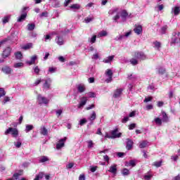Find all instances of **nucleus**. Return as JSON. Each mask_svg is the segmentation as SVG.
I'll return each instance as SVG.
<instances>
[{"instance_id": "f257e3e1", "label": "nucleus", "mask_w": 180, "mask_h": 180, "mask_svg": "<svg viewBox=\"0 0 180 180\" xmlns=\"http://www.w3.org/2000/svg\"><path fill=\"white\" fill-rule=\"evenodd\" d=\"M180 41V33L178 32H173L172 37V41L170 42V46H172L173 44H176V43H179Z\"/></svg>"}, {"instance_id": "f03ea898", "label": "nucleus", "mask_w": 180, "mask_h": 180, "mask_svg": "<svg viewBox=\"0 0 180 180\" xmlns=\"http://www.w3.org/2000/svg\"><path fill=\"white\" fill-rule=\"evenodd\" d=\"M37 101L39 105H47L49 102V100L47 99V98L41 96V94L37 96Z\"/></svg>"}, {"instance_id": "7ed1b4c3", "label": "nucleus", "mask_w": 180, "mask_h": 180, "mask_svg": "<svg viewBox=\"0 0 180 180\" xmlns=\"http://www.w3.org/2000/svg\"><path fill=\"white\" fill-rule=\"evenodd\" d=\"M4 134H12V136H18L19 134V131L16 128L9 127L7 130H6Z\"/></svg>"}, {"instance_id": "20e7f679", "label": "nucleus", "mask_w": 180, "mask_h": 180, "mask_svg": "<svg viewBox=\"0 0 180 180\" xmlns=\"http://www.w3.org/2000/svg\"><path fill=\"white\" fill-rule=\"evenodd\" d=\"M65 141H67V137L60 139L56 143V150H61L65 146Z\"/></svg>"}, {"instance_id": "39448f33", "label": "nucleus", "mask_w": 180, "mask_h": 180, "mask_svg": "<svg viewBox=\"0 0 180 180\" xmlns=\"http://www.w3.org/2000/svg\"><path fill=\"white\" fill-rule=\"evenodd\" d=\"M26 11H27V7H24L22 9V15L18 18L17 22H23V20L26 19V16H27V13H26Z\"/></svg>"}, {"instance_id": "423d86ee", "label": "nucleus", "mask_w": 180, "mask_h": 180, "mask_svg": "<svg viewBox=\"0 0 180 180\" xmlns=\"http://www.w3.org/2000/svg\"><path fill=\"white\" fill-rule=\"evenodd\" d=\"M105 75L108 76V78L105 79V82L107 84H109V82H112V77H113V72H112V70L108 69Z\"/></svg>"}, {"instance_id": "0eeeda50", "label": "nucleus", "mask_w": 180, "mask_h": 180, "mask_svg": "<svg viewBox=\"0 0 180 180\" xmlns=\"http://www.w3.org/2000/svg\"><path fill=\"white\" fill-rule=\"evenodd\" d=\"M134 57H135V58H137L138 60H146L147 59V56L143 52H136L134 53Z\"/></svg>"}, {"instance_id": "6e6552de", "label": "nucleus", "mask_w": 180, "mask_h": 180, "mask_svg": "<svg viewBox=\"0 0 180 180\" xmlns=\"http://www.w3.org/2000/svg\"><path fill=\"white\" fill-rule=\"evenodd\" d=\"M11 51H12V49L10 47L6 48L5 50L3 51L1 56L4 58H8V57L11 56Z\"/></svg>"}, {"instance_id": "1a4fd4ad", "label": "nucleus", "mask_w": 180, "mask_h": 180, "mask_svg": "<svg viewBox=\"0 0 180 180\" xmlns=\"http://www.w3.org/2000/svg\"><path fill=\"white\" fill-rule=\"evenodd\" d=\"M51 82L52 80L51 78H48L44 80V83L43 84V88L44 89H50V87L51 86Z\"/></svg>"}, {"instance_id": "9d476101", "label": "nucleus", "mask_w": 180, "mask_h": 180, "mask_svg": "<svg viewBox=\"0 0 180 180\" xmlns=\"http://www.w3.org/2000/svg\"><path fill=\"white\" fill-rule=\"evenodd\" d=\"M1 71L7 75H9L10 74H12V72H13V70H12V68H11V67L9 66L3 67Z\"/></svg>"}, {"instance_id": "9b49d317", "label": "nucleus", "mask_w": 180, "mask_h": 180, "mask_svg": "<svg viewBox=\"0 0 180 180\" xmlns=\"http://www.w3.org/2000/svg\"><path fill=\"white\" fill-rule=\"evenodd\" d=\"M134 32L136 34H141V33H143V26L136 25L134 28Z\"/></svg>"}, {"instance_id": "f8f14e48", "label": "nucleus", "mask_w": 180, "mask_h": 180, "mask_svg": "<svg viewBox=\"0 0 180 180\" xmlns=\"http://www.w3.org/2000/svg\"><path fill=\"white\" fill-rule=\"evenodd\" d=\"M131 34V31H129L128 32H126L124 35H119L117 37H115V40H116V41H119L120 40H123L124 37H129V36H130Z\"/></svg>"}, {"instance_id": "ddd939ff", "label": "nucleus", "mask_w": 180, "mask_h": 180, "mask_svg": "<svg viewBox=\"0 0 180 180\" xmlns=\"http://www.w3.org/2000/svg\"><path fill=\"white\" fill-rule=\"evenodd\" d=\"M87 101H88V98H86V97H82V101H80V103L77 105V108L79 109H81V108H84V106H85L86 105Z\"/></svg>"}, {"instance_id": "4468645a", "label": "nucleus", "mask_w": 180, "mask_h": 180, "mask_svg": "<svg viewBox=\"0 0 180 180\" xmlns=\"http://www.w3.org/2000/svg\"><path fill=\"white\" fill-rule=\"evenodd\" d=\"M171 13L174 14V16H178L180 13V7L179 6H174L172 8Z\"/></svg>"}, {"instance_id": "2eb2a0df", "label": "nucleus", "mask_w": 180, "mask_h": 180, "mask_svg": "<svg viewBox=\"0 0 180 180\" xmlns=\"http://www.w3.org/2000/svg\"><path fill=\"white\" fill-rule=\"evenodd\" d=\"M108 172L116 174L117 173V165H111L110 167V169H108Z\"/></svg>"}, {"instance_id": "dca6fc26", "label": "nucleus", "mask_w": 180, "mask_h": 180, "mask_svg": "<svg viewBox=\"0 0 180 180\" xmlns=\"http://www.w3.org/2000/svg\"><path fill=\"white\" fill-rule=\"evenodd\" d=\"M129 16V13H127V11H122L121 12V22H126V19Z\"/></svg>"}, {"instance_id": "f3484780", "label": "nucleus", "mask_w": 180, "mask_h": 180, "mask_svg": "<svg viewBox=\"0 0 180 180\" xmlns=\"http://www.w3.org/2000/svg\"><path fill=\"white\" fill-rule=\"evenodd\" d=\"M113 58H115V56H108L103 60V63H105V64H110L112 61H113Z\"/></svg>"}, {"instance_id": "a211bd4d", "label": "nucleus", "mask_w": 180, "mask_h": 180, "mask_svg": "<svg viewBox=\"0 0 180 180\" xmlns=\"http://www.w3.org/2000/svg\"><path fill=\"white\" fill-rule=\"evenodd\" d=\"M36 60H37V56H33L31 57L30 60L26 62V64H28V65H33V64L36 63Z\"/></svg>"}, {"instance_id": "6ab92c4d", "label": "nucleus", "mask_w": 180, "mask_h": 180, "mask_svg": "<svg viewBox=\"0 0 180 180\" xmlns=\"http://www.w3.org/2000/svg\"><path fill=\"white\" fill-rule=\"evenodd\" d=\"M122 92H123V89H117L115 91L113 96L115 98H120Z\"/></svg>"}, {"instance_id": "aec40b11", "label": "nucleus", "mask_w": 180, "mask_h": 180, "mask_svg": "<svg viewBox=\"0 0 180 180\" xmlns=\"http://www.w3.org/2000/svg\"><path fill=\"white\" fill-rule=\"evenodd\" d=\"M77 91L79 92V94H82V92H85V85L80 84L77 86Z\"/></svg>"}, {"instance_id": "412c9836", "label": "nucleus", "mask_w": 180, "mask_h": 180, "mask_svg": "<svg viewBox=\"0 0 180 180\" xmlns=\"http://www.w3.org/2000/svg\"><path fill=\"white\" fill-rule=\"evenodd\" d=\"M139 147V148H146V147H148V141H140Z\"/></svg>"}, {"instance_id": "4be33fe9", "label": "nucleus", "mask_w": 180, "mask_h": 180, "mask_svg": "<svg viewBox=\"0 0 180 180\" xmlns=\"http://www.w3.org/2000/svg\"><path fill=\"white\" fill-rule=\"evenodd\" d=\"M127 146H126L127 150H130L131 148H133V141H131L129 139H127Z\"/></svg>"}, {"instance_id": "5701e85b", "label": "nucleus", "mask_w": 180, "mask_h": 180, "mask_svg": "<svg viewBox=\"0 0 180 180\" xmlns=\"http://www.w3.org/2000/svg\"><path fill=\"white\" fill-rule=\"evenodd\" d=\"M56 41L57 44H58V46H63V44H64V39H63V37L58 36L56 38Z\"/></svg>"}, {"instance_id": "b1692460", "label": "nucleus", "mask_w": 180, "mask_h": 180, "mask_svg": "<svg viewBox=\"0 0 180 180\" xmlns=\"http://www.w3.org/2000/svg\"><path fill=\"white\" fill-rule=\"evenodd\" d=\"M40 134H42V136H47V134H49V130H47L45 127H41Z\"/></svg>"}, {"instance_id": "393cba45", "label": "nucleus", "mask_w": 180, "mask_h": 180, "mask_svg": "<svg viewBox=\"0 0 180 180\" xmlns=\"http://www.w3.org/2000/svg\"><path fill=\"white\" fill-rule=\"evenodd\" d=\"M96 119V112L95 111H92L90 116L88 117V120H90V122H94Z\"/></svg>"}, {"instance_id": "a878e982", "label": "nucleus", "mask_w": 180, "mask_h": 180, "mask_svg": "<svg viewBox=\"0 0 180 180\" xmlns=\"http://www.w3.org/2000/svg\"><path fill=\"white\" fill-rule=\"evenodd\" d=\"M153 44L154 45V48L156 49L158 51H160V49H161V42L158 41H155L153 42Z\"/></svg>"}, {"instance_id": "bb28decb", "label": "nucleus", "mask_w": 180, "mask_h": 180, "mask_svg": "<svg viewBox=\"0 0 180 180\" xmlns=\"http://www.w3.org/2000/svg\"><path fill=\"white\" fill-rule=\"evenodd\" d=\"M162 121L167 123V122H169V119L168 118V115H167V113L165 112H162Z\"/></svg>"}, {"instance_id": "cd10ccee", "label": "nucleus", "mask_w": 180, "mask_h": 180, "mask_svg": "<svg viewBox=\"0 0 180 180\" xmlns=\"http://www.w3.org/2000/svg\"><path fill=\"white\" fill-rule=\"evenodd\" d=\"M23 175V171L20 170L19 172H16L13 175V178L14 179H19V176H22Z\"/></svg>"}, {"instance_id": "c85d7f7f", "label": "nucleus", "mask_w": 180, "mask_h": 180, "mask_svg": "<svg viewBox=\"0 0 180 180\" xmlns=\"http://www.w3.org/2000/svg\"><path fill=\"white\" fill-rule=\"evenodd\" d=\"M153 178V174H151V172H148L143 176V179L145 180H150Z\"/></svg>"}, {"instance_id": "c756f323", "label": "nucleus", "mask_w": 180, "mask_h": 180, "mask_svg": "<svg viewBox=\"0 0 180 180\" xmlns=\"http://www.w3.org/2000/svg\"><path fill=\"white\" fill-rule=\"evenodd\" d=\"M106 36H108V32H106L105 30H103L98 34L97 37L101 38L105 37Z\"/></svg>"}, {"instance_id": "7c9ffc66", "label": "nucleus", "mask_w": 180, "mask_h": 180, "mask_svg": "<svg viewBox=\"0 0 180 180\" xmlns=\"http://www.w3.org/2000/svg\"><path fill=\"white\" fill-rule=\"evenodd\" d=\"M33 47L32 43H28L25 44V46H22V50H29V49H32Z\"/></svg>"}, {"instance_id": "2f4dec72", "label": "nucleus", "mask_w": 180, "mask_h": 180, "mask_svg": "<svg viewBox=\"0 0 180 180\" xmlns=\"http://www.w3.org/2000/svg\"><path fill=\"white\" fill-rule=\"evenodd\" d=\"M154 122L156 124H158V126H162V120H161L160 117L155 118Z\"/></svg>"}, {"instance_id": "473e14b6", "label": "nucleus", "mask_w": 180, "mask_h": 180, "mask_svg": "<svg viewBox=\"0 0 180 180\" xmlns=\"http://www.w3.org/2000/svg\"><path fill=\"white\" fill-rule=\"evenodd\" d=\"M49 158L47 156H41L39 159V162H46L49 161Z\"/></svg>"}, {"instance_id": "72a5a7b5", "label": "nucleus", "mask_w": 180, "mask_h": 180, "mask_svg": "<svg viewBox=\"0 0 180 180\" xmlns=\"http://www.w3.org/2000/svg\"><path fill=\"white\" fill-rule=\"evenodd\" d=\"M112 136H122V133H119V129H115L111 131Z\"/></svg>"}, {"instance_id": "f704fd0d", "label": "nucleus", "mask_w": 180, "mask_h": 180, "mask_svg": "<svg viewBox=\"0 0 180 180\" xmlns=\"http://www.w3.org/2000/svg\"><path fill=\"white\" fill-rule=\"evenodd\" d=\"M33 125L32 124H27L25 126V131L26 133H29V131H30V130H33Z\"/></svg>"}, {"instance_id": "c9c22d12", "label": "nucleus", "mask_w": 180, "mask_h": 180, "mask_svg": "<svg viewBox=\"0 0 180 180\" xmlns=\"http://www.w3.org/2000/svg\"><path fill=\"white\" fill-rule=\"evenodd\" d=\"M167 29H168L167 25H164L163 27H162L161 30H160L161 34H165V33H167Z\"/></svg>"}, {"instance_id": "e433bc0d", "label": "nucleus", "mask_w": 180, "mask_h": 180, "mask_svg": "<svg viewBox=\"0 0 180 180\" xmlns=\"http://www.w3.org/2000/svg\"><path fill=\"white\" fill-rule=\"evenodd\" d=\"M43 176H44V173L39 172V174H37L34 180H40L43 179Z\"/></svg>"}, {"instance_id": "4c0bfd02", "label": "nucleus", "mask_w": 180, "mask_h": 180, "mask_svg": "<svg viewBox=\"0 0 180 180\" xmlns=\"http://www.w3.org/2000/svg\"><path fill=\"white\" fill-rule=\"evenodd\" d=\"M14 145L17 148H20V146H22V139H18L16 142L14 143Z\"/></svg>"}, {"instance_id": "58836bf2", "label": "nucleus", "mask_w": 180, "mask_h": 180, "mask_svg": "<svg viewBox=\"0 0 180 180\" xmlns=\"http://www.w3.org/2000/svg\"><path fill=\"white\" fill-rule=\"evenodd\" d=\"M35 27H36V25H34V23L27 25V30H30V31L34 30Z\"/></svg>"}, {"instance_id": "ea45409f", "label": "nucleus", "mask_w": 180, "mask_h": 180, "mask_svg": "<svg viewBox=\"0 0 180 180\" xmlns=\"http://www.w3.org/2000/svg\"><path fill=\"white\" fill-rule=\"evenodd\" d=\"M81 6L79 4H72V6H70V9H73V10H78L80 9Z\"/></svg>"}, {"instance_id": "a19ab883", "label": "nucleus", "mask_w": 180, "mask_h": 180, "mask_svg": "<svg viewBox=\"0 0 180 180\" xmlns=\"http://www.w3.org/2000/svg\"><path fill=\"white\" fill-rule=\"evenodd\" d=\"M89 43L94 44L96 41V35H94L91 38L89 39Z\"/></svg>"}, {"instance_id": "79ce46f5", "label": "nucleus", "mask_w": 180, "mask_h": 180, "mask_svg": "<svg viewBox=\"0 0 180 180\" xmlns=\"http://www.w3.org/2000/svg\"><path fill=\"white\" fill-rule=\"evenodd\" d=\"M22 52L18 51L17 53H15V58H17V60H22Z\"/></svg>"}, {"instance_id": "37998d69", "label": "nucleus", "mask_w": 180, "mask_h": 180, "mask_svg": "<svg viewBox=\"0 0 180 180\" xmlns=\"http://www.w3.org/2000/svg\"><path fill=\"white\" fill-rule=\"evenodd\" d=\"M120 19V14L117 13L115 16L113 17L112 20L115 23H117V20Z\"/></svg>"}, {"instance_id": "c03bdc74", "label": "nucleus", "mask_w": 180, "mask_h": 180, "mask_svg": "<svg viewBox=\"0 0 180 180\" xmlns=\"http://www.w3.org/2000/svg\"><path fill=\"white\" fill-rule=\"evenodd\" d=\"M122 175H124V176L130 175V171H129V169H127V168H124L122 170Z\"/></svg>"}, {"instance_id": "a18cd8bd", "label": "nucleus", "mask_w": 180, "mask_h": 180, "mask_svg": "<svg viewBox=\"0 0 180 180\" xmlns=\"http://www.w3.org/2000/svg\"><path fill=\"white\" fill-rule=\"evenodd\" d=\"M162 165V160L155 162L153 163L154 167H156L157 168H159V167H161Z\"/></svg>"}, {"instance_id": "49530a36", "label": "nucleus", "mask_w": 180, "mask_h": 180, "mask_svg": "<svg viewBox=\"0 0 180 180\" xmlns=\"http://www.w3.org/2000/svg\"><path fill=\"white\" fill-rule=\"evenodd\" d=\"M158 74H160L161 75H162V74H165V68H158Z\"/></svg>"}, {"instance_id": "de8ad7c7", "label": "nucleus", "mask_w": 180, "mask_h": 180, "mask_svg": "<svg viewBox=\"0 0 180 180\" xmlns=\"http://www.w3.org/2000/svg\"><path fill=\"white\" fill-rule=\"evenodd\" d=\"M117 11H119V9H117V8H112V9H111V10H110L108 11V13L110 15H115V13H117Z\"/></svg>"}, {"instance_id": "09e8293b", "label": "nucleus", "mask_w": 180, "mask_h": 180, "mask_svg": "<svg viewBox=\"0 0 180 180\" xmlns=\"http://www.w3.org/2000/svg\"><path fill=\"white\" fill-rule=\"evenodd\" d=\"M14 68H22L23 67V63H17L13 65Z\"/></svg>"}, {"instance_id": "8fccbe9b", "label": "nucleus", "mask_w": 180, "mask_h": 180, "mask_svg": "<svg viewBox=\"0 0 180 180\" xmlns=\"http://www.w3.org/2000/svg\"><path fill=\"white\" fill-rule=\"evenodd\" d=\"M9 19H11V15L5 16V17L3 18V23H4V24L8 23V22H9Z\"/></svg>"}, {"instance_id": "3c124183", "label": "nucleus", "mask_w": 180, "mask_h": 180, "mask_svg": "<svg viewBox=\"0 0 180 180\" xmlns=\"http://www.w3.org/2000/svg\"><path fill=\"white\" fill-rule=\"evenodd\" d=\"M5 95H6L5 89L4 88H0V98H2V96H5Z\"/></svg>"}, {"instance_id": "603ef678", "label": "nucleus", "mask_w": 180, "mask_h": 180, "mask_svg": "<svg viewBox=\"0 0 180 180\" xmlns=\"http://www.w3.org/2000/svg\"><path fill=\"white\" fill-rule=\"evenodd\" d=\"M127 167H136V160H130L127 165Z\"/></svg>"}, {"instance_id": "864d4df0", "label": "nucleus", "mask_w": 180, "mask_h": 180, "mask_svg": "<svg viewBox=\"0 0 180 180\" xmlns=\"http://www.w3.org/2000/svg\"><path fill=\"white\" fill-rule=\"evenodd\" d=\"M94 20V18L92 17H86L84 18L85 23H89L90 22H92Z\"/></svg>"}, {"instance_id": "5fc2aeb1", "label": "nucleus", "mask_w": 180, "mask_h": 180, "mask_svg": "<svg viewBox=\"0 0 180 180\" xmlns=\"http://www.w3.org/2000/svg\"><path fill=\"white\" fill-rule=\"evenodd\" d=\"M130 63H131V64H132V65H137V64H139V61L136 60V59H135V58L131 59Z\"/></svg>"}, {"instance_id": "6e6d98bb", "label": "nucleus", "mask_w": 180, "mask_h": 180, "mask_svg": "<svg viewBox=\"0 0 180 180\" xmlns=\"http://www.w3.org/2000/svg\"><path fill=\"white\" fill-rule=\"evenodd\" d=\"M87 147L88 148H92V147H94V142L92 141H87Z\"/></svg>"}, {"instance_id": "4d7b16f0", "label": "nucleus", "mask_w": 180, "mask_h": 180, "mask_svg": "<svg viewBox=\"0 0 180 180\" xmlns=\"http://www.w3.org/2000/svg\"><path fill=\"white\" fill-rule=\"evenodd\" d=\"M136 123H132L128 126L129 130H133L134 129H136Z\"/></svg>"}, {"instance_id": "13d9d810", "label": "nucleus", "mask_w": 180, "mask_h": 180, "mask_svg": "<svg viewBox=\"0 0 180 180\" xmlns=\"http://www.w3.org/2000/svg\"><path fill=\"white\" fill-rule=\"evenodd\" d=\"M116 137H120V136H105L104 140H108V139H116Z\"/></svg>"}, {"instance_id": "bf43d9fd", "label": "nucleus", "mask_w": 180, "mask_h": 180, "mask_svg": "<svg viewBox=\"0 0 180 180\" xmlns=\"http://www.w3.org/2000/svg\"><path fill=\"white\" fill-rule=\"evenodd\" d=\"M57 71V68H49V72L51 74H53V72H56Z\"/></svg>"}, {"instance_id": "052dcab7", "label": "nucleus", "mask_w": 180, "mask_h": 180, "mask_svg": "<svg viewBox=\"0 0 180 180\" xmlns=\"http://www.w3.org/2000/svg\"><path fill=\"white\" fill-rule=\"evenodd\" d=\"M87 95L89 98H96V94L94 92H89L87 93Z\"/></svg>"}, {"instance_id": "680f3d73", "label": "nucleus", "mask_w": 180, "mask_h": 180, "mask_svg": "<svg viewBox=\"0 0 180 180\" xmlns=\"http://www.w3.org/2000/svg\"><path fill=\"white\" fill-rule=\"evenodd\" d=\"M34 70V72L35 74H37V75H39V72H40V68H39V66H36L33 68Z\"/></svg>"}, {"instance_id": "e2e57ef3", "label": "nucleus", "mask_w": 180, "mask_h": 180, "mask_svg": "<svg viewBox=\"0 0 180 180\" xmlns=\"http://www.w3.org/2000/svg\"><path fill=\"white\" fill-rule=\"evenodd\" d=\"M49 13L47 11L43 12L39 15V18H47Z\"/></svg>"}, {"instance_id": "0e129e2a", "label": "nucleus", "mask_w": 180, "mask_h": 180, "mask_svg": "<svg viewBox=\"0 0 180 180\" xmlns=\"http://www.w3.org/2000/svg\"><path fill=\"white\" fill-rule=\"evenodd\" d=\"M74 165H75L74 162L68 163L66 165V168H67V169H71V168H72V167H74Z\"/></svg>"}, {"instance_id": "69168bd1", "label": "nucleus", "mask_w": 180, "mask_h": 180, "mask_svg": "<svg viewBox=\"0 0 180 180\" xmlns=\"http://www.w3.org/2000/svg\"><path fill=\"white\" fill-rule=\"evenodd\" d=\"M129 116H125L122 119V123H127L129 122Z\"/></svg>"}, {"instance_id": "338daca9", "label": "nucleus", "mask_w": 180, "mask_h": 180, "mask_svg": "<svg viewBox=\"0 0 180 180\" xmlns=\"http://www.w3.org/2000/svg\"><path fill=\"white\" fill-rule=\"evenodd\" d=\"M86 118H84V119H82V120H81L80 121H79V124H80V126H84V124H85V123H86Z\"/></svg>"}, {"instance_id": "774afa93", "label": "nucleus", "mask_w": 180, "mask_h": 180, "mask_svg": "<svg viewBox=\"0 0 180 180\" xmlns=\"http://www.w3.org/2000/svg\"><path fill=\"white\" fill-rule=\"evenodd\" d=\"M79 180H85V174H80L79 176Z\"/></svg>"}]
</instances>
